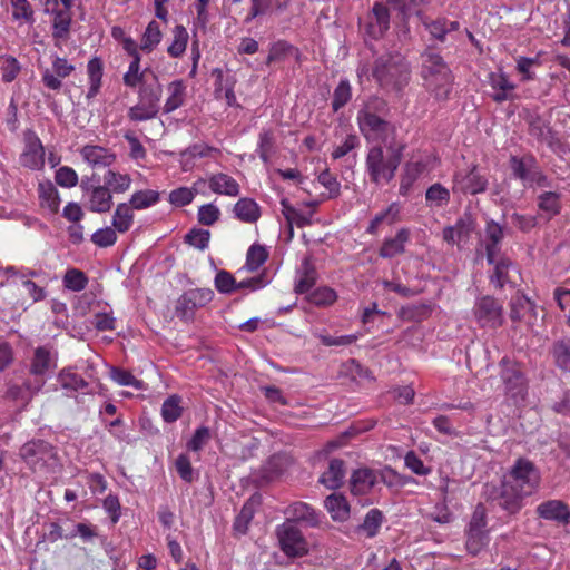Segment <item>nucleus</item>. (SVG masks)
Here are the masks:
<instances>
[{
  "mask_svg": "<svg viewBox=\"0 0 570 570\" xmlns=\"http://www.w3.org/2000/svg\"><path fill=\"white\" fill-rule=\"evenodd\" d=\"M38 197L40 206L49 210L50 214H57L60 208L59 191L50 180L38 184Z\"/></svg>",
  "mask_w": 570,
  "mask_h": 570,
  "instance_id": "32",
  "label": "nucleus"
},
{
  "mask_svg": "<svg viewBox=\"0 0 570 570\" xmlns=\"http://www.w3.org/2000/svg\"><path fill=\"white\" fill-rule=\"evenodd\" d=\"M352 98V88L347 79L340 81L333 92L332 109L337 112L343 108Z\"/></svg>",
  "mask_w": 570,
  "mask_h": 570,
  "instance_id": "59",
  "label": "nucleus"
},
{
  "mask_svg": "<svg viewBox=\"0 0 570 570\" xmlns=\"http://www.w3.org/2000/svg\"><path fill=\"white\" fill-rule=\"evenodd\" d=\"M550 354L554 365L561 372L570 373V338L556 340L550 347Z\"/></svg>",
  "mask_w": 570,
  "mask_h": 570,
  "instance_id": "37",
  "label": "nucleus"
},
{
  "mask_svg": "<svg viewBox=\"0 0 570 570\" xmlns=\"http://www.w3.org/2000/svg\"><path fill=\"white\" fill-rule=\"evenodd\" d=\"M430 313V305L420 304L402 307L399 315L406 321L420 322L421 320L429 317Z\"/></svg>",
  "mask_w": 570,
  "mask_h": 570,
  "instance_id": "62",
  "label": "nucleus"
},
{
  "mask_svg": "<svg viewBox=\"0 0 570 570\" xmlns=\"http://www.w3.org/2000/svg\"><path fill=\"white\" fill-rule=\"evenodd\" d=\"M429 163L424 159L407 161L401 174L399 193L407 196L415 181L428 170Z\"/></svg>",
  "mask_w": 570,
  "mask_h": 570,
  "instance_id": "21",
  "label": "nucleus"
},
{
  "mask_svg": "<svg viewBox=\"0 0 570 570\" xmlns=\"http://www.w3.org/2000/svg\"><path fill=\"white\" fill-rule=\"evenodd\" d=\"M149 68L141 69V57H136L129 62L127 71L124 73L122 82L126 87L135 89L145 85V76Z\"/></svg>",
  "mask_w": 570,
  "mask_h": 570,
  "instance_id": "44",
  "label": "nucleus"
},
{
  "mask_svg": "<svg viewBox=\"0 0 570 570\" xmlns=\"http://www.w3.org/2000/svg\"><path fill=\"white\" fill-rule=\"evenodd\" d=\"M473 315L481 328L495 330L504 322L502 303L490 295L476 298Z\"/></svg>",
  "mask_w": 570,
  "mask_h": 570,
  "instance_id": "11",
  "label": "nucleus"
},
{
  "mask_svg": "<svg viewBox=\"0 0 570 570\" xmlns=\"http://www.w3.org/2000/svg\"><path fill=\"white\" fill-rule=\"evenodd\" d=\"M57 382L60 384L61 389L72 393L83 391L89 385L88 382L71 367L62 368L57 376Z\"/></svg>",
  "mask_w": 570,
  "mask_h": 570,
  "instance_id": "43",
  "label": "nucleus"
},
{
  "mask_svg": "<svg viewBox=\"0 0 570 570\" xmlns=\"http://www.w3.org/2000/svg\"><path fill=\"white\" fill-rule=\"evenodd\" d=\"M360 131L367 140L381 139L385 141V136L392 129L389 121L370 111L367 108L357 114Z\"/></svg>",
  "mask_w": 570,
  "mask_h": 570,
  "instance_id": "13",
  "label": "nucleus"
},
{
  "mask_svg": "<svg viewBox=\"0 0 570 570\" xmlns=\"http://www.w3.org/2000/svg\"><path fill=\"white\" fill-rule=\"evenodd\" d=\"M20 164L32 170L41 169L45 165V148L32 130L24 134V148L20 155Z\"/></svg>",
  "mask_w": 570,
  "mask_h": 570,
  "instance_id": "15",
  "label": "nucleus"
},
{
  "mask_svg": "<svg viewBox=\"0 0 570 570\" xmlns=\"http://www.w3.org/2000/svg\"><path fill=\"white\" fill-rule=\"evenodd\" d=\"M279 548L289 558H299L308 553V543L294 522L287 520L276 528Z\"/></svg>",
  "mask_w": 570,
  "mask_h": 570,
  "instance_id": "7",
  "label": "nucleus"
},
{
  "mask_svg": "<svg viewBox=\"0 0 570 570\" xmlns=\"http://www.w3.org/2000/svg\"><path fill=\"white\" fill-rule=\"evenodd\" d=\"M209 189L219 195L236 197L240 193L239 184L232 176L217 173L208 177Z\"/></svg>",
  "mask_w": 570,
  "mask_h": 570,
  "instance_id": "29",
  "label": "nucleus"
},
{
  "mask_svg": "<svg viewBox=\"0 0 570 570\" xmlns=\"http://www.w3.org/2000/svg\"><path fill=\"white\" fill-rule=\"evenodd\" d=\"M289 518L288 520L305 522L311 527L320 524V513L309 504L305 502H294L285 512Z\"/></svg>",
  "mask_w": 570,
  "mask_h": 570,
  "instance_id": "31",
  "label": "nucleus"
},
{
  "mask_svg": "<svg viewBox=\"0 0 570 570\" xmlns=\"http://www.w3.org/2000/svg\"><path fill=\"white\" fill-rule=\"evenodd\" d=\"M372 76L382 88L400 91L410 82L411 68L401 53L387 52L374 60Z\"/></svg>",
  "mask_w": 570,
  "mask_h": 570,
  "instance_id": "3",
  "label": "nucleus"
},
{
  "mask_svg": "<svg viewBox=\"0 0 570 570\" xmlns=\"http://www.w3.org/2000/svg\"><path fill=\"white\" fill-rule=\"evenodd\" d=\"M383 523V513L379 509H371L361 524V529L367 538L375 537Z\"/></svg>",
  "mask_w": 570,
  "mask_h": 570,
  "instance_id": "58",
  "label": "nucleus"
},
{
  "mask_svg": "<svg viewBox=\"0 0 570 570\" xmlns=\"http://www.w3.org/2000/svg\"><path fill=\"white\" fill-rule=\"evenodd\" d=\"M499 367L505 394L515 402L523 401L528 394V382L520 365L505 356L500 360Z\"/></svg>",
  "mask_w": 570,
  "mask_h": 570,
  "instance_id": "5",
  "label": "nucleus"
},
{
  "mask_svg": "<svg viewBox=\"0 0 570 570\" xmlns=\"http://www.w3.org/2000/svg\"><path fill=\"white\" fill-rule=\"evenodd\" d=\"M317 281V272L309 258H304L297 272L294 291L297 294L308 293Z\"/></svg>",
  "mask_w": 570,
  "mask_h": 570,
  "instance_id": "33",
  "label": "nucleus"
},
{
  "mask_svg": "<svg viewBox=\"0 0 570 570\" xmlns=\"http://www.w3.org/2000/svg\"><path fill=\"white\" fill-rule=\"evenodd\" d=\"M104 61L99 57H92L87 63L88 90L86 99L89 101L97 97L102 86Z\"/></svg>",
  "mask_w": 570,
  "mask_h": 570,
  "instance_id": "27",
  "label": "nucleus"
},
{
  "mask_svg": "<svg viewBox=\"0 0 570 570\" xmlns=\"http://www.w3.org/2000/svg\"><path fill=\"white\" fill-rule=\"evenodd\" d=\"M404 149V145L394 141L385 144V149L380 145L371 147L365 158L371 183L383 185L392 181L402 161Z\"/></svg>",
  "mask_w": 570,
  "mask_h": 570,
  "instance_id": "2",
  "label": "nucleus"
},
{
  "mask_svg": "<svg viewBox=\"0 0 570 570\" xmlns=\"http://www.w3.org/2000/svg\"><path fill=\"white\" fill-rule=\"evenodd\" d=\"M425 200L430 207H442L450 202V190L440 183L431 185L425 193Z\"/></svg>",
  "mask_w": 570,
  "mask_h": 570,
  "instance_id": "52",
  "label": "nucleus"
},
{
  "mask_svg": "<svg viewBox=\"0 0 570 570\" xmlns=\"http://www.w3.org/2000/svg\"><path fill=\"white\" fill-rule=\"evenodd\" d=\"M80 155L94 168L109 167L116 160V155L111 150L97 145L83 146Z\"/></svg>",
  "mask_w": 570,
  "mask_h": 570,
  "instance_id": "24",
  "label": "nucleus"
},
{
  "mask_svg": "<svg viewBox=\"0 0 570 570\" xmlns=\"http://www.w3.org/2000/svg\"><path fill=\"white\" fill-rule=\"evenodd\" d=\"M213 75L216 77L215 79V97L217 99H225L227 106L234 107L237 105L236 95L234 91V87L236 83V80L234 77H227L225 78L223 70L215 69L213 71Z\"/></svg>",
  "mask_w": 570,
  "mask_h": 570,
  "instance_id": "28",
  "label": "nucleus"
},
{
  "mask_svg": "<svg viewBox=\"0 0 570 570\" xmlns=\"http://www.w3.org/2000/svg\"><path fill=\"white\" fill-rule=\"evenodd\" d=\"M534 309V303L531 302L524 294L517 293L510 301V318L512 322H521L525 318L527 314Z\"/></svg>",
  "mask_w": 570,
  "mask_h": 570,
  "instance_id": "47",
  "label": "nucleus"
},
{
  "mask_svg": "<svg viewBox=\"0 0 570 570\" xmlns=\"http://www.w3.org/2000/svg\"><path fill=\"white\" fill-rule=\"evenodd\" d=\"M485 257L488 263H492L494 259V256H498L500 254V244L503 239V229L502 227L493 222L490 220L487 223L485 226Z\"/></svg>",
  "mask_w": 570,
  "mask_h": 570,
  "instance_id": "34",
  "label": "nucleus"
},
{
  "mask_svg": "<svg viewBox=\"0 0 570 570\" xmlns=\"http://www.w3.org/2000/svg\"><path fill=\"white\" fill-rule=\"evenodd\" d=\"M19 456L35 473L48 472L57 461L55 448L41 439L26 442L19 450Z\"/></svg>",
  "mask_w": 570,
  "mask_h": 570,
  "instance_id": "4",
  "label": "nucleus"
},
{
  "mask_svg": "<svg viewBox=\"0 0 570 570\" xmlns=\"http://www.w3.org/2000/svg\"><path fill=\"white\" fill-rule=\"evenodd\" d=\"M488 82L494 90V94L491 95L493 101L501 104L513 99L512 92L515 89V85L509 80L508 75L504 72H490L488 76Z\"/></svg>",
  "mask_w": 570,
  "mask_h": 570,
  "instance_id": "23",
  "label": "nucleus"
},
{
  "mask_svg": "<svg viewBox=\"0 0 570 570\" xmlns=\"http://www.w3.org/2000/svg\"><path fill=\"white\" fill-rule=\"evenodd\" d=\"M196 194L197 190L195 188L179 187L170 191L169 203L176 207H183L189 205Z\"/></svg>",
  "mask_w": 570,
  "mask_h": 570,
  "instance_id": "64",
  "label": "nucleus"
},
{
  "mask_svg": "<svg viewBox=\"0 0 570 570\" xmlns=\"http://www.w3.org/2000/svg\"><path fill=\"white\" fill-rule=\"evenodd\" d=\"M401 206L399 203H392L389 207L376 214L374 218L371 220L366 233L370 235H376L379 232V227L385 223L387 225H392L400 219Z\"/></svg>",
  "mask_w": 570,
  "mask_h": 570,
  "instance_id": "41",
  "label": "nucleus"
},
{
  "mask_svg": "<svg viewBox=\"0 0 570 570\" xmlns=\"http://www.w3.org/2000/svg\"><path fill=\"white\" fill-rule=\"evenodd\" d=\"M488 264L493 266L489 279L495 288L501 289L505 285H515V277L520 276V272L518 266L509 257L499 254L494 256L492 263Z\"/></svg>",
  "mask_w": 570,
  "mask_h": 570,
  "instance_id": "14",
  "label": "nucleus"
},
{
  "mask_svg": "<svg viewBox=\"0 0 570 570\" xmlns=\"http://www.w3.org/2000/svg\"><path fill=\"white\" fill-rule=\"evenodd\" d=\"M422 69L421 76L423 80L432 78L434 76H440L442 67H448L443 57L440 53L433 51H426L422 55Z\"/></svg>",
  "mask_w": 570,
  "mask_h": 570,
  "instance_id": "46",
  "label": "nucleus"
},
{
  "mask_svg": "<svg viewBox=\"0 0 570 570\" xmlns=\"http://www.w3.org/2000/svg\"><path fill=\"white\" fill-rule=\"evenodd\" d=\"M104 183L111 194H124L130 189L132 179L128 174L109 169L104 175Z\"/></svg>",
  "mask_w": 570,
  "mask_h": 570,
  "instance_id": "48",
  "label": "nucleus"
},
{
  "mask_svg": "<svg viewBox=\"0 0 570 570\" xmlns=\"http://www.w3.org/2000/svg\"><path fill=\"white\" fill-rule=\"evenodd\" d=\"M76 70L73 63L67 58L58 55L51 56V67L41 71V81L50 90L59 91L62 87V80L70 77Z\"/></svg>",
  "mask_w": 570,
  "mask_h": 570,
  "instance_id": "12",
  "label": "nucleus"
},
{
  "mask_svg": "<svg viewBox=\"0 0 570 570\" xmlns=\"http://www.w3.org/2000/svg\"><path fill=\"white\" fill-rule=\"evenodd\" d=\"M411 233L407 228H401L395 236L383 240L379 255L382 258H393L405 253V246L410 242Z\"/></svg>",
  "mask_w": 570,
  "mask_h": 570,
  "instance_id": "25",
  "label": "nucleus"
},
{
  "mask_svg": "<svg viewBox=\"0 0 570 570\" xmlns=\"http://www.w3.org/2000/svg\"><path fill=\"white\" fill-rule=\"evenodd\" d=\"M63 286L72 292L83 291L89 283L87 275L78 268H68L62 278Z\"/></svg>",
  "mask_w": 570,
  "mask_h": 570,
  "instance_id": "53",
  "label": "nucleus"
},
{
  "mask_svg": "<svg viewBox=\"0 0 570 570\" xmlns=\"http://www.w3.org/2000/svg\"><path fill=\"white\" fill-rule=\"evenodd\" d=\"M186 88L187 87L181 79L174 80L168 83V97L165 101L163 109L165 114H170L184 105L186 97Z\"/></svg>",
  "mask_w": 570,
  "mask_h": 570,
  "instance_id": "39",
  "label": "nucleus"
},
{
  "mask_svg": "<svg viewBox=\"0 0 570 570\" xmlns=\"http://www.w3.org/2000/svg\"><path fill=\"white\" fill-rule=\"evenodd\" d=\"M234 213L237 219L244 223L253 224L261 216L259 206L252 198H240L234 206Z\"/></svg>",
  "mask_w": 570,
  "mask_h": 570,
  "instance_id": "42",
  "label": "nucleus"
},
{
  "mask_svg": "<svg viewBox=\"0 0 570 570\" xmlns=\"http://www.w3.org/2000/svg\"><path fill=\"white\" fill-rule=\"evenodd\" d=\"M117 233L112 226L99 228L91 235V242L101 248L110 247L117 242Z\"/></svg>",
  "mask_w": 570,
  "mask_h": 570,
  "instance_id": "61",
  "label": "nucleus"
},
{
  "mask_svg": "<svg viewBox=\"0 0 570 570\" xmlns=\"http://www.w3.org/2000/svg\"><path fill=\"white\" fill-rule=\"evenodd\" d=\"M372 14L373 21L368 23L367 32L372 38L379 39L390 28V8L387 4L375 2L372 8Z\"/></svg>",
  "mask_w": 570,
  "mask_h": 570,
  "instance_id": "26",
  "label": "nucleus"
},
{
  "mask_svg": "<svg viewBox=\"0 0 570 570\" xmlns=\"http://www.w3.org/2000/svg\"><path fill=\"white\" fill-rule=\"evenodd\" d=\"M173 42L168 46L167 52L171 58H179L186 51L189 36L184 26L177 24L173 29Z\"/></svg>",
  "mask_w": 570,
  "mask_h": 570,
  "instance_id": "50",
  "label": "nucleus"
},
{
  "mask_svg": "<svg viewBox=\"0 0 570 570\" xmlns=\"http://www.w3.org/2000/svg\"><path fill=\"white\" fill-rule=\"evenodd\" d=\"M538 207L549 217L558 215L561 210L560 195L554 191H544L538 197Z\"/></svg>",
  "mask_w": 570,
  "mask_h": 570,
  "instance_id": "55",
  "label": "nucleus"
},
{
  "mask_svg": "<svg viewBox=\"0 0 570 570\" xmlns=\"http://www.w3.org/2000/svg\"><path fill=\"white\" fill-rule=\"evenodd\" d=\"M337 293L328 286H321L309 293L307 299L317 307H327L337 301Z\"/></svg>",
  "mask_w": 570,
  "mask_h": 570,
  "instance_id": "54",
  "label": "nucleus"
},
{
  "mask_svg": "<svg viewBox=\"0 0 570 570\" xmlns=\"http://www.w3.org/2000/svg\"><path fill=\"white\" fill-rule=\"evenodd\" d=\"M489 542L488 531L466 530V550L470 554L476 556Z\"/></svg>",
  "mask_w": 570,
  "mask_h": 570,
  "instance_id": "60",
  "label": "nucleus"
},
{
  "mask_svg": "<svg viewBox=\"0 0 570 570\" xmlns=\"http://www.w3.org/2000/svg\"><path fill=\"white\" fill-rule=\"evenodd\" d=\"M81 188L87 197V208L92 213L105 214L112 207V194L106 185L92 186L86 183Z\"/></svg>",
  "mask_w": 570,
  "mask_h": 570,
  "instance_id": "16",
  "label": "nucleus"
},
{
  "mask_svg": "<svg viewBox=\"0 0 570 570\" xmlns=\"http://www.w3.org/2000/svg\"><path fill=\"white\" fill-rule=\"evenodd\" d=\"M160 97V86L140 87L138 90L139 101L128 109V119L132 122H141L156 118L159 112Z\"/></svg>",
  "mask_w": 570,
  "mask_h": 570,
  "instance_id": "6",
  "label": "nucleus"
},
{
  "mask_svg": "<svg viewBox=\"0 0 570 570\" xmlns=\"http://www.w3.org/2000/svg\"><path fill=\"white\" fill-rule=\"evenodd\" d=\"M489 180L482 175L478 165L459 169L452 177L453 194L478 195L487 190Z\"/></svg>",
  "mask_w": 570,
  "mask_h": 570,
  "instance_id": "9",
  "label": "nucleus"
},
{
  "mask_svg": "<svg viewBox=\"0 0 570 570\" xmlns=\"http://www.w3.org/2000/svg\"><path fill=\"white\" fill-rule=\"evenodd\" d=\"M510 168L514 178L520 179L524 187L548 185L547 176L541 171L537 159L532 155L522 157L511 156Z\"/></svg>",
  "mask_w": 570,
  "mask_h": 570,
  "instance_id": "8",
  "label": "nucleus"
},
{
  "mask_svg": "<svg viewBox=\"0 0 570 570\" xmlns=\"http://www.w3.org/2000/svg\"><path fill=\"white\" fill-rule=\"evenodd\" d=\"M380 478L382 479V475L372 469H357L351 475V492L355 495L366 494L374 488Z\"/></svg>",
  "mask_w": 570,
  "mask_h": 570,
  "instance_id": "20",
  "label": "nucleus"
},
{
  "mask_svg": "<svg viewBox=\"0 0 570 570\" xmlns=\"http://www.w3.org/2000/svg\"><path fill=\"white\" fill-rule=\"evenodd\" d=\"M345 478L344 461L333 459L330 461L326 471L320 478V482L327 489H337L343 484Z\"/></svg>",
  "mask_w": 570,
  "mask_h": 570,
  "instance_id": "36",
  "label": "nucleus"
},
{
  "mask_svg": "<svg viewBox=\"0 0 570 570\" xmlns=\"http://www.w3.org/2000/svg\"><path fill=\"white\" fill-rule=\"evenodd\" d=\"M541 473L535 464L525 458L515 460L501 487L500 505L510 513L522 508V500L539 489Z\"/></svg>",
  "mask_w": 570,
  "mask_h": 570,
  "instance_id": "1",
  "label": "nucleus"
},
{
  "mask_svg": "<svg viewBox=\"0 0 570 570\" xmlns=\"http://www.w3.org/2000/svg\"><path fill=\"white\" fill-rule=\"evenodd\" d=\"M134 208L127 203H119L114 212L111 226L120 234L127 233L134 225Z\"/></svg>",
  "mask_w": 570,
  "mask_h": 570,
  "instance_id": "38",
  "label": "nucleus"
},
{
  "mask_svg": "<svg viewBox=\"0 0 570 570\" xmlns=\"http://www.w3.org/2000/svg\"><path fill=\"white\" fill-rule=\"evenodd\" d=\"M214 296V291L210 288H190L177 299L176 315L185 322H191L196 311L208 305Z\"/></svg>",
  "mask_w": 570,
  "mask_h": 570,
  "instance_id": "10",
  "label": "nucleus"
},
{
  "mask_svg": "<svg viewBox=\"0 0 570 570\" xmlns=\"http://www.w3.org/2000/svg\"><path fill=\"white\" fill-rule=\"evenodd\" d=\"M163 32L160 29V24L156 20H151L140 39L139 48L141 51L146 53L153 52L157 46L161 42Z\"/></svg>",
  "mask_w": 570,
  "mask_h": 570,
  "instance_id": "45",
  "label": "nucleus"
},
{
  "mask_svg": "<svg viewBox=\"0 0 570 570\" xmlns=\"http://www.w3.org/2000/svg\"><path fill=\"white\" fill-rule=\"evenodd\" d=\"M57 361L51 350L47 346H38L30 362L29 372L33 377H43L45 375L55 370Z\"/></svg>",
  "mask_w": 570,
  "mask_h": 570,
  "instance_id": "22",
  "label": "nucleus"
},
{
  "mask_svg": "<svg viewBox=\"0 0 570 570\" xmlns=\"http://www.w3.org/2000/svg\"><path fill=\"white\" fill-rule=\"evenodd\" d=\"M160 199V194L153 189H141L135 191L127 202L134 210L147 209L156 205Z\"/></svg>",
  "mask_w": 570,
  "mask_h": 570,
  "instance_id": "49",
  "label": "nucleus"
},
{
  "mask_svg": "<svg viewBox=\"0 0 570 570\" xmlns=\"http://www.w3.org/2000/svg\"><path fill=\"white\" fill-rule=\"evenodd\" d=\"M52 14V38L55 46L61 48V41L69 38L72 12L69 9L52 7L49 11Z\"/></svg>",
  "mask_w": 570,
  "mask_h": 570,
  "instance_id": "18",
  "label": "nucleus"
},
{
  "mask_svg": "<svg viewBox=\"0 0 570 570\" xmlns=\"http://www.w3.org/2000/svg\"><path fill=\"white\" fill-rule=\"evenodd\" d=\"M286 468V460L281 455L271 456L262 466V476L267 481L279 478Z\"/></svg>",
  "mask_w": 570,
  "mask_h": 570,
  "instance_id": "56",
  "label": "nucleus"
},
{
  "mask_svg": "<svg viewBox=\"0 0 570 570\" xmlns=\"http://www.w3.org/2000/svg\"><path fill=\"white\" fill-rule=\"evenodd\" d=\"M268 258V252L262 245L254 244L252 245L246 255L245 267L250 271H257Z\"/></svg>",
  "mask_w": 570,
  "mask_h": 570,
  "instance_id": "57",
  "label": "nucleus"
},
{
  "mask_svg": "<svg viewBox=\"0 0 570 570\" xmlns=\"http://www.w3.org/2000/svg\"><path fill=\"white\" fill-rule=\"evenodd\" d=\"M535 512L539 518L554 521L561 524H568L570 522V508L567 503L561 500H547L541 502Z\"/></svg>",
  "mask_w": 570,
  "mask_h": 570,
  "instance_id": "17",
  "label": "nucleus"
},
{
  "mask_svg": "<svg viewBox=\"0 0 570 570\" xmlns=\"http://www.w3.org/2000/svg\"><path fill=\"white\" fill-rule=\"evenodd\" d=\"M325 508L334 521H345L350 517V504L340 493H332L325 499Z\"/></svg>",
  "mask_w": 570,
  "mask_h": 570,
  "instance_id": "40",
  "label": "nucleus"
},
{
  "mask_svg": "<svg viewBox=\"0 0 570 570\" xmlns=\"http://www.w3.org/2000/svg\"><path fill=\"white\" fill-rule=\"evenodd\" d=\"M293 57L296 62L301 61V51L297 47L291 45L285 40H277L272 43L269 53L266 59V65L273 62L285 61L287 58Z\"/></svg>",
  "mask_w": 570,
  "mask_h": 570,
  "instance_id": "35",
  "label": "nucleus"
},
{
  "mask_svg": "<svg viewBox=\"0 0 570 570\" xmlns=\"http://www.w3.org/2000/svg\"><path fill=\"white\" fill-rule=\"evenodd\" d=\"M183 414L181 397L177 394L168 396L161 405V417L166 423L176 422Z\"/></svg>",
  "mask_w": 570,
  "mask_h": 570,
  "instance_id": "51",
  "label": "nucleus"
},
{
  "mask_svg": "<svg viewBox=\"0 0 570 570\" xmlns=\"http://www.w3.org/2000/svg\"><path fill=\"white\" fill-rule=\"evenodd\" d=\"M440 76H434L424 80L425 88L434 96L438 100H446L453 88V75L448 67H442Z\"/></svg>",
  "mask_w": 570,
  "mask_h": 570,
  "instance_id": "19",
  "label": "nucleus"
},
{
  "mask_svg": "<svg viewBox=\"0 0 570 570\" xmlns=\"http://www.w3.org/2000/svg\"><path fill=\"white\" fill-rule=\"evenodd\" d=\"M210 232L202 228H193L185 236V242L190 246L204 250L208 247Z\"/></svg>",
  "mask_w": 570,
  "mask_h": 570,
  "instance_id": "63",
  "label": "nucleus"
},
{
  "mask_svg": "<svg viewBox=\"0 0 570 570\" xmlns=\"http://www.w3.org/2000/svg\"><path fill=\"white\" fill-rule=\"evenodd\" d=\"M473 230V222L471 217H460L454 225L446 226L443 229V239L450 245L459 244L461 240L470 237Z\"/></svg>",
  "mask_w": 570,
  "mask_h": 570,
  "instance_id": "30",
  "label": "nucleus"
}]
</instances>
